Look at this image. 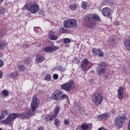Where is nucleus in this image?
<instances>
[{"label":"nucleus","mask_w":130,"mask_h":130,"mask_svg":"<svg viewBox=\"0 0 130 130\" xmlns=\"http://www.w3.org/2000/svg\"><path fill=\"white\" fill-rule=\"evenodd\" d=\"M85 21H88L87 26L89 28H93L96 25V22L100 21V17L97 14H89L88 16L84 17ZM96 21V22H95Z\"/></svg>","instance_id":"1"},{"label":"nucleus","mask_w":130,"mask_h":130,"mask_svg":"<svg viewBox=\"0 0 130 130\" xmlns=\"http://www.w3.org/2000/svg\"><path fill=\"white\" fill-rule=\"evenodd\" d=\"M93 67V63L90 62L87 58H84L81 61L80 68L84 73H86L87 71H89L91 68Z\"/></svg>","instance_id":"2"},{"label":"nucleus","mask_w":130,"mask_h":130,"mask_svg":"<svg viewBox=\"0 0 130 130\" xmlns=\"http://www.w3.org/2000/svg\"><path fill=\"white\" fill-rule=\"evenodd\" d=\"M92 102L96 106H99L103 102V95L100 93L94 94L92 98Z\"/></svg>","instance_id":"3"},{"label":"nucleus","mask_w":130,"mask_h":130,"mask_svg":"<svg viewBox=\"0 0 130 130\" xmlns=\"http://www.w3.org/2000/svg\"><path fill=\"white\" fill-rule=\"evenodd\" d=\"M126 119V116L124 114V116L117 117L114 121V125L117 126L119 128H120L123 126L124 123V120Z\"/></svg>","instance_id":"4"},{"label":"nucleus","mask_w":130,"mask_h":130,"mask_svg":"<svg viewBox=\"0 0 130 130\" xmlns=\"http://www.w3.org/2000/svg\"><path fill=\"white\" fill-rule=\"evenodd\" d=\"M78 25V22L74 19L66 20L64 21L63 26L66 28H73Z\"/></svg>","instance_id":"5"},{"label":"nucleus","mask_w":130,"mask_h":130,"mask_svg":"<svg viewBox=\"0 0 130 130\" xmlns=\"http://www.w3.org/2000/svg\"><path fill=\"white\" fill-rule=\"evenodd\" d=\"M61 88L65 91H71L72 89L75 88V84L73 80H70L68 83H64L61 85Z\"/></svg>","instance_id":"6"},{"label":"nucleus","mask_w":130,"mask_h":130,"mask_svg":"<svg viewBox=\"0 0 130 130\" xmlns=\"http://www.w3.org/2000/svg\"><path fill=\"white\" fill-rule=\"evenodd\" d=\"M107 67V63L103 62L99 64L98 67V73L99 75H104L106 72V68Z\"/></svg>","instance_id":"7"},{"label":"nucleus","mask_w":130,"mask_h":130,"mask_svg":"<svg viewBox=\"0 0 130 130\" xmlns=\"http://www.w3.org/2000/svg\"><path fill=\"white\" fill-rule=\"evenodd\" d=\"M28 10L32 14H36L39 11L40 8L37 4L34 3L29 5Z\"/></svg>","instance_id":"8"},{"label":"nucleus","mask_w":130,"mask_h":130,"mask_svg":"<svg viewBox=\"0 0 130 130\" xmlns=\"http://www.w3.org/2000/svg\"><path fill=\"white\" fill-rule=\"evenodd\" d=\"M33 112V111L31 110V109H28L24 113L22 114H19L20 115V117H21L22 119H28L29 117H30V116H32V115L34 114Z\"/></svg>","instance_id":"9"},{"label":"nucleus","mask_w":130,"mask_h":130,"mask_svg":"<svg viewBox=\"0 0 130 130\" xmlns=\"http://www.w3.org/2000/svg\"><path fill=\"white\" fill-rule=\"evenodd\" d=\"M39 100L36 97H34L32 98L31 104V107L32 108V112H34L35 110H36V109L38 108L39 106Z\"/></svg>","instance_id":"10"},{"label":"nucleus","mask_w":130,"mask_h":130,"mask_svg":"<svg viewBox=\"0 0 130 130\" xmlns=\"http://www.w3.org/2000/svg\"><path fill=\"white\" fill-rule=\"evenodd\" d=\"M55 92L57 94V96L59 97V100H60V99H66L68 101H70V100L69 99V96L67 94H64L62 91L57 90L55 91Z\"/></svg>","instance_id":"11"},{"label":"nucleus","mask_w":130,"mask_h":130,"mask_svg":"<svg viewBox=\"0 0 130 130\" xmlns=\"http://www.w3.org/2000/svg\"><path fill=\"white\" fill-rule=\"evenodd\" d=\"M58 49V47L52 45L50 46L46 47L43 49V51L45 52H54L56 50Z\"/></svg>","instance_id":"12"},{"label":"nucleus","mask_w":130,"mask_h":130,"mask_svg":"<svg viewBox=\"0 0 130 130\" xmlns=\"http://www.w3.org/2000/svg\"><path fill=\"white\" fill-rule=\"evenodd\" d=\"M102 14L104 17H110L111 16V9L108 7L104 8L102 10Z\"/></svg>","instance_id":"13"},{"label":"nucleus","mask_w":130,"mask_h":130,"mask_svg":"<svg viewBox=\"0 0 130 130\" xmlns=\"http://www.w3.org/2000/svg\"><path fill=\"white\" fill-rule=\"evenodd\" d=\"M48 37L50 40L55 41L57 40V39H58V37L55 35V33L53 30H51L49 31L48 34Z\"/></svg>","instance_id":"14"},{"label":"nucleus","mask_w":130,"mask_h":130,"mask_svg":"<svg viewBox=\"0 0 130 130\" xmlns=\"http://www.w3.org/2000/svg\"><path fill=\"white\" fill-rule=\"evenodd\" d=\"M92 52L94 53L95 55H96V56H99V57H104V53L101 51V50L93 49Z\"/></svg>","instance_id":"15"},{"label":"nucleus","mask_w":130,"mask_h":130,"mask_svg":"<svg viewBox=\"0 0 130 130\" xmlns=\"http://www.w3.org/2000/svg\"><path fill=\"white\" fill-rule=\"evenodd\" d=\"M118 98L119 100L123 99V88L120 87L118 89Z\"/></svg>","instance_id":"16"},{"label":"nucleus","mask_w":130,"mask_h":130,"mask_svg":"<svg viewBox=\"0 0 130 130\" xmlns=\"http://www.w3.org/2000/svg\"><path fill=\"white\" fill-rule=\"evenodd\" d=\"M0 114V120H2V119H4V118H5V117H6V116L9 114V111L4 109L1 111Z\"/></svg>","instance_id":"17"},{"label":"nucleus","mask_w":130,"mask_h":130,"mask_svg":"<svg viewBox=\"0 0 130 130\" xmlns=\"http://www.w3.org/2000/svg\"><path fill=\"white\" fill-rule=\"evenodd\" d=\"M43 60H44L43 56L40 54H37L36 55V61L37 63H40V62H42Z\"/></svg>","instance_id":"18"},{"label":"nucleus","mask_w":130,"mask_h":130,"mask_svg":"<svg viewBox=\"0 0 130 130\" xmlns=\"http://www.w3.org/2000/svg\"><path fill=\"white\" fill-rule=\"evenodd\" d=\"M9 77H10L11 79H16L19 77V72L17 71H14L8 74Z\"/></svg>","instance_id":"19"},{"label":"nucleus","mask_w":130,"mask_h":130,"mask_svg":"<svg viewBox=\"0 0 130 130\" xmlns=\"http://www.w3.org/2000/svg\"><path fill=\"white\" fill-rule=\"evenodd\" d=\"M9 117H10L11 119H12V120L14 121V120L15 119V118H18V117H20V114L18 113H11L9 115Z\"/></svg>","instance_id":"20"},{"label":"nucleus","mask_w":130,"mask_h":130,"mask_svg":"<svg viewBox=\"0 0 130 130\" xmlns=\"http://www.w3.org/2000/svg\"><path fill=\"white\" fill-rule=\"evenodd\" d=\"M54 118H56V117L54 116V115L49 116V115H46L45 117V119L47 122H49L50 121H52Z\"/></svg>","instance_id":"21"},{"label":"nucleus","mask_w":130,"mask_h":130,"mask_svg":"<svg viewBox=\"0 0 130 130\" xmlns=\"http://www.w3.org/2000/svg\"><path fill=\"white\" fill-rule=\"evenodd\" d=\"M124 45L127 50L130 51V40L127 39L124 41Z\"/></svg>","instance_id":"22"},{"label":"nucleus","mask_w":130,"mask_h":130,"mask_svg":"<svg viewBox=\"0 0 130 130\" xmlns=\"http://www.w3.org/2000/svg\"><path fill=\"white\" fill-rule=\"evenodd\" d=\"M109 117V114L107 113L103 114L98 116L99 119H107Z\"/></svg>","instance_id":"23"},{"label":"nucleus","mask_w":130,"mask_h":130,"mask_svg":"<svg viewBox=\"0 0 130 130\" xmlns=\"http://www.w3.org/2000/svg\"><path fill=\"white\" fill-rule=\"evenodd\" d=\"M12 119L10 118V116L8 115L7 118H6L5 120L2 121V122H4V123H6V124H11V123L13 122Z\"/></svg>","instance_id":"24"},{"label":"nucleus","mask_w":130,"mask_h":130,"mask_svg":"<svg viewBox=\"0 0 130 130\" xmlns=\"http://www.w3.org/2000/svg\"><path fill=\"white\" fill-rule=\"evenodd\" d=\"M108 43L112 45V46H114L116 43L115 42V37H111L110 40L108 41Z\"/></svg>","instance_id":"25"},{"label":"nucleus","mask_w":130,"mask_h":130,"mask_svg":"<svg viewBox=\"0 0 130 130\" xmlns=\"http://www.w3.org/2000/svg\"><path fill=\"white\" fill-rule=\"evenodd\" d=\"M6 45H7V42H6V41H0V50H3V49H5Z\"/></svg>","instance_id":"26"},{"label":"nucleus","mask_w":130,"mask_h":130,"mask_svg":"<svg viewBox=\"0 0 130 130\" xmlns=\"http://www.w3.org/2000/svg\"><path fill=\"white\" fill-rule=\"evenodd\" d=\"M51 99L53 100H55L56 101H59V97L56 94L55 91H54L51 95Z\"/></svg>","instance_id":"27"},{"label":"nucleus","mask_w":130,"mask_h":130,"mask_svg":"<svg viewBox=\"0 0 130 130\" xmlns=\"http://www.w3.org/2000/svg\"><path fill=\"white\" fill-rule=\"evenodd\" d=\"M59 110H60L59 107L57 106L55 107L54 109V114L53 115L56 118L57 117V114L59 113Z\"/></svg>","instance_id":"28"},{"label":"nucleus","mask_w":130,"mask_h":130,"mask_svg":"<svg viewBox=\"0 0 130 130\" xmlns=\"http://www.w3.org/2000/svg\"><path fill=\"white\" fill-rule=\"evenodd\" d=\"M69 9L71 11H76V10H77V5L75 4H71L69 6Z\"/></svg>","instance_id":"29"},{"label":"nucleus","mask_w":130,"mask_h":130,"mask_svg":"<svg viewBox=\"0 0 130 130\" xmlns=\"http://www.w3.org/2000/svg\"><path fill=\"white\" fill-rule=\"evenodd\" d=\"M17 68L19 71H20L21 72L25 71V66L23 64H17Z\"/></svg>","instance_id":"30"},{"label":"nucleus","mask_w":130,"mask_h":130,"mask_svg":"<svg viewBox=\"0 0 130 130\" xmlns=\"http://www.w3.org/2000/svg\"><path fill=\"white\" fill-rule=\"evenodd\" d=\"M54 124L57 126V127H58L59 125H60V120L59 119H55L54 121Z\"/></svg>","instance_id":"31"},{"label":"nucleus","mask_w":130,"mask_h":130,"mask_svg":"<svg viewBox=\"0 0 130 130\" xmlns=\"http://www.w3.org/2000/svg\"><path fill=\"white\" fill-rule=\"evenodd\" d=\"M32 62V59L31 58H27L24 60L25 64H30Z\"/></svg>","instance_id":"32"},{"label":"nucleus","mask_w":130,"mask_h":130,"mask_svg":"<svg viewBox=\"0 0 130 130\" xmlns=\"http://www.w3.org/2000/svg\"><path fill=\"white\" fill-rule=\"evenodd\" d=\"M82 129L87 130L89 129V125L87 124H82L81 126Z\"/></svg>","instance_id":"33"},{"label":"nucleus","mask_w":130,"mask_h":130,"mask_svg":"<svg viewBox=\"0 0 130 130\" xmlns=\"http://www.w3.org/2000/svg\"><path fill=\"white\" fill-rule=\"evenodd\" d=\"M34 30L36 31V32H38V33H42V30L39 27H35L34 28Z\"/></svg>","instance_id":"34"},{"label":"nucleus","mask_w":130,"mask_h":130,"mask_svg":"<svg viewBox=\"0 0 130 130\" xmlns=\"http://www.w3.org/2000/svg\"><path fill=\"white\" fill-rule=\"evenodd\" d=\"M2 94L3 95H4L5 97H7V96H8V95H9V91L7 90H4L2 91Z\"/></svg>","instance_id":"35"},{"label":"nucleus","mask_w":130,"mask_h":130,"mask_svg":"<svg viewBox=\"0 0 130 130\" xmlns=\"http://www.w3.org/2000/svg\"><path fill=\"white\" fill-rule=\"evenodd\" d=\"M79 111L80 114H84V113H85V110L84 109V107H80L79 109Z\"/></svg>","instance_id":"36"},{"label":"nucleus","mask_w":130,"mask_h":130,"mask_svg":"<svg viewBox=\"0 0 130 130\" xmlns=\"http://www.w3.org/2000/svg\"><path fill=\"white\" fill-rule=\"evenodd\" d=\"M63 42L66 44H68V43H70L71 42V39L69 38H64L63 39Z\"/></svg>","instance_id":"37"},{"label":"nucleus","mask_w":130,"mask_h":130,"mask_svg":"<svg viewBox=\"0 0 130 130\" xmlns=\"http://www.w3.org/2000/svg\"><path fill=\"white\" fill-rule=\"evenodd\" d=\"M46 81H50L51 80V76L49 75H47L45 77Z\"/></svg>","instance_id":"38"},{"label":"nucleus","mask_w":130,"mask_h":130,"mask_svg":"<svg viewBox=\"0 0 130 130\" xmlns=\"http://www.w3.org/2000/svg\"><path fill=\"white\" fill-rule=\"evenodd\" d=\"M64 123L65 125H70V120L69 119H65L64 120Z\"/></svg>","instance_id":"39"},{"label":"nucleus","mask_w":130,"mask_h":130,"mask_svg":"<svg viewBox=\"0 0 130 130\" xmlns=\"http://www.w3.org/2000/svg\"><path fill=\"white\" fill-rule=\"evenodd\" d=\"M81 8L82 9H87V3H85V2H83L82 3V6H81Z\"/></svg>","instance_id":"40"},{"label":"nucleus","mask_w":130,"mask_h":130,"mask_svg":"<svg viewBox=\"0 0 130 130\" xmlns=\"http://www.w3.org/2000/svg\"><path fill=\"white\" fill-rule=\"evenodd\" d=\"M58 70L60 72H64V71H66V68H64L61 66H60L58 67Z\"/></svg>","instance_id":"41"},{"label":"nucleus","mask_w":130,"mask_h":130,"mask_svg":"<svg viewBox=\"0 0 130 130\" xmlns=\"http://www.w3.org/2000/svg\"><path fill=\"white\" fill-rule=\"evenodd\" d=\"M67 29L64 27H62L61 29H60V32L61 33H67Z\"/></svg>","instance_id":"42"},{"label":"nucleus","mask_w":130,"mask_h":130,"mask_svg":"<svg viewBox=\"0 0 130 130\" xmlns=\"http://www.w3.org/2000/svg\"><path fill=\"white\" fill-rule=\"evenodd\" d=\"M0 14H5V8L0 7Z\"/></svg>","instance_id":"43"},{"label":"nucleus","mask_w":130,"mask_h":130,"mask_svg":"<svg viewBox=\"0 0 130 130\" xmlns=\"http://www.w3.org/2000/svg\"><path fill=\"white\" fill-rule=\"evenodd\" d=\"M53 78L54 80H57L58 79V75L55 74L53 76Z\"/></svg>","instance_id":"44"},{"label":"nucleus","mask_w":130,"mask_h":130,"mask_svg":"<svg viewBox=\"0 0 130 130\" xmlns=\"http://www.w3.org/2000/svg\"><path fill=\"white\" fill-rule=\"evenodd\" d=\"M4 66V61L3 60L0 59V69Z\"/></svg>","instance_id":"45"},{"label":"nucleus","mask_w":130,"mask_h":130,"mask_svg":"<svg viewBox=\"0 0 130 130\" xmlns=\"http://www.w3.org/2000/svg\"><path fill=\"white\" fill-rule=\"evenodd\" d=\"M3 77H4V74L2 71H0V80H2V79H3Z\"/></svg>","instance_id":"46"},{"label":"nucleus","mask_w":130,"mask_h":130,"mask_svg":"<svg viewBox=\"0 0 130 130\" xmlns=\"http://www.w3.org/2000/svg\"><path fill=\"white\" fill-rule=\"evenodd\" d=\"M89 83H90V84H91V85H92V84H94V79H90V80H89Z\"/></svg>","instance_id":"47"},{"label":"nucleus","mask_w":130,"mask_h":130,"mask_svg":"<svg viewBox=\"0 0 130 130\" xmlns=\"http://www.w3.org/2000/svg\"><path fill=\"white\" fill-rule=\"evenodd\" d=\"M122 72H123L124 73H126V68H125V67H123Z\"/></svg>","instance_id":"48"},{"label":"nucleus","mask_w":130,"mask_h":130,"mask_svg":"<svg viewBox=\"0 0 130 130\" xmlns=\"http://www.w3.org/2000/svg\"><path fill=\"white\" fill-rule=\"evenodd\" d=\"M22 46L23 48H28V44H27L23 45Z\"/></svg>","instance_id":"49"},{"label":"nucleus","mask_w":130,"mask_h":130,"mask_svg":"<svg viewBox=\"0 0 130 130\" xmlns=\"http://www.w3.org/2000/svg\"><path fill=\"white\" fill-rule=\"evenodd\" d=\"M98 130H108V129L106 128H105L104 127H101L99 128Z\"/></svg>","instance_id":"50"},{"label":"nucleus","mask_w":130,"mask_h":130,"mask_svg":"<svg viewBox=\"0 0 130 130\" xmlns=\"http://www.w3.org/2000/svg\"><path fill=\"white\" fill-rule=\"evenodd\" d=\"M39 130H43V127H39Z\"/></svg>","instance_id":"51"},{"label":"nucleus","mask_w":130,"mask_h":130,"mask_svg":"<svg viewBox=\"0 0 130 130\" xmlns=\"http://www.w3.org/2000/svg\"><path fill=\"white\" fill-rule=\"evenodd\" d=\"M3 2H4V0H0V5L3 3Z\"/></svg>","instance_id":"52"},{"label":"nucleus","mask_w":130,"mask_h":130,"mask_svg":"<svg viewBox=\"0 0 130 130\" xmlns=\"http://www.w3.org/2000/svg\"><path fill=\"white\" fill-rule=\"evenodd\" d=\"M24 8H28V5H25V6L24 7Z\"/></svg>","instance_id":"53"},{"label":"nucleus","mask_w":130,"mask_h":130,"mask_svg":"<svg viewBox=\"0 0 130 130\" xmlns=\"http://www.w3.org/2000/svg\"><path fill=\"white\" fill-rule=\"evenodd\" d=\"M79 127H80V126H78L77 127V129H78Z\"/></svg>","instance_id":"54"},{"label":"nucleus","mask_w":130,"mask_h":130,"mask_svg":"<svg viewBox=\"0 0 130 130\" xmlns=\"http://www.w3.org/2000/svg\"><path fill=\"white\" fill-rule=\"evenodd\" d=\"M0 130H3V129L2 128H0Z\"/></svg>","instance_id":"55"},{"label":"nucleus","mask_w":130,"mask_h":130,"mask_svg":"<svg viewBox=\"0 0 130 130\" xmlns=\"http://www.w3.org/2000/svg\"><path fill=\"white\" fill-rule=\"evenodd\" d=\"M0 36H2L0 35Z\"/></svg>","instance_id":"56"}]
</instances>
